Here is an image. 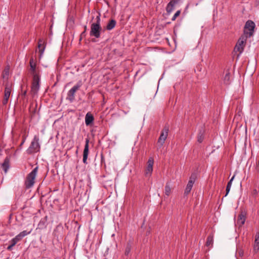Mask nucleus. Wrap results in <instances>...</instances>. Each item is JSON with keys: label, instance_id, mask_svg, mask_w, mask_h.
<instances>
[{"label": "nucleus", "instance_id": "obj_5", "mask_svg": "<svg viewBox=\"0 0 259 259\" xmlns=\"http://www.w3.org/2000/svg\"><path fill=\"white\" fill-rule=\"evenodd\" d=\"M82 82L81 80L78 81L77 83L74 85L67 93L66 100L70 103H72L75 100V94L77 91L82 86Z\"/></svg>", "mask_w": 259, "mask_h": 259}, {"label": "nucleus", "instance_id": "obj_13", "mask_svg": "<svg viewBox=\"0 0 259 259\" xmlns=\"http://www.w3.org/2000/svg\"><path fill=\"white\" fill-rule=\"evenodd\" d=\"M246 220V213L245 211H241V213L238 215V218L237 220V223L240 226H242L245 221Z\"/></svg>", "mask_w": 259, "mask_h": 259}, {"label": "nucleus", "instance_id": "obj_40", "mask_svg": "<svg viewBox=\"0 0 259 259\" xmlns=\"http://www.w3.org/2000/svg\"><path fill=\"white\" fill-rule=\"evenodd\" d=\"M254 193H255V194L257 193V191L256 190H254Z\"/></svg>", "mask_w": 259, "mask_h": 259}, {"label": "nucleus", "instance_id": "obj_37", "mask_svg": "<svg viewBox=\"0 0 259 259\" xmlns=\"http://www.w3.org/2000/svg\"><path fill=\"white\" fill-rule=\"evenodd\" d=\"M25 142V138H24L20 145V147H21L23 145V144Z\"/></svg>", "mask_w": 259, "mask_h": 259}, {"label": "nucleus", "instance_id": "obj_27", "mask_svg": "<svg viewBox=\"0 0 259 259\" xmlns=\"http://www.w3.org/2000/svg\"><path fill=\"white\" fill-rule=\"evenodd\" d=\"M132 249V244L130 243H127L125 249L124 254L125 255H128L130 253Z\"/></svg>", "mask_w": 259, "mask_h": 259}, {"label": "nucleus", "instance_id": "obj_17", "mask_svg": "<svg viewBox=\"0 0 259 259\" xmlns=\"http://www.w3.org/2000/svg\"><path fill=\"white\" fill-rule=\"evenodd\" d=\"M38 48L39 49V52L40 56H41L45 51V46L44 45V41L42 39H39L38 41Z\"/></svg>", "mask_w": 259, "mask_h": 259}, {"label": "nucleus", "instance_id": "obj_39", "mask_svg": "<svg viewBox=\"0 0 259 259\" xmlns=\"http://www.w3.org/2000/svg\"><path fill=\"white\" fill-rule=\"evenodd\" d=\"M84 31H86L87 30V26L86 25H85L84 26Z\"/></svg>", "mask_w": 259, "mask_h": 259}, {"label": "nucleus", "instance_id": "obj_31", "mask_svg": "<svg viewBox=\"0 0 259 259\" xmlns=\"http://www.w3.org/2000/svg\"><path fill=\"white\" fill-rule=\"evenodd\" d=\"M26 95H27V91L25 90L23 93H22V94L20 95V97L23 100H24L25 98Z\"/></svg>", "mask_w": 259, "mask_h": 259}, {"label": "nucleus", "instance_id": "obj_24", "mask_svg": "<svg viewBox=\"0 0 259 259\" xmlns=\"http://www.w3.org/2000/svg\"><path fill=\"white\" fill-rule=\"evenodd\" d=\"M234 177H235V176H233L227 184V185L226 187V193L225 195V197L227 196V195L228 194V193L230 192V189L231 187V185H232V183L233 179H234Z\"/></svg>", "mask_w": 259, "mask_h": 259}, {"label": "nucleus", "instance_id": "obj_11", "mask_svg": "<svg viewBox=\"0 0 259 259\" xmlns=\"http://www.w3.org/2000/svg\"><path fill=\"white\" fill-rule=\"evenodd\" d=\"M89 142H90L89 139L86 138L85 139V144L83 152V159H82V161H83V163H84V164L88 163L87 159H88V155H89Z\"/></svg>", "mask_w": 259, "mask_h": 259}, {"label": "nucleus", "instance_id": "obj_29", "mask_svg": "<svg viewBox=\"0 0 259 259\" xmlns=\"http://www.w3.org/2000/svg\"><path fill=\"white\" fill-rule=\"evenodd\" d=\"M96 22L93 23L94 24H98V25H101V18H100V14H99L96 17Z\"/></svg>", "mask_w": 259, "mask_h": 259}, {"label": "nucleus", "instance_id": "obj_34", "mask_svg": "<svg viewBox=\"0 0 259 259\" xmlns=\"http://www.w3.org/2000/svg\"><path fill=\"white\" fill-rule=\"evenodd\" d=\"M10 243L14 246L17 244V242L15 241V240L13 238L11 239V240L10 241Z\"/></svg>", "mask_w": 259, "mask_h": 259}, {"label": "nucleus", "instance_id": "obj_8", "mask_svg": "<svg viewBox=\"0 0 259 259\" xmlns=\"http://www.w3.org/2000/svg\"><path fill=\"white\" fill-rule=\"evenodd\" d=\"M169 131V127L168 126L165 125L163 129L162 130L160 137L158 139V143L160 144L161 146L163 145L165 142V140L166 139L168 133Z\"/></svg>", "mask_w": 259, "mask_h": 259}, {"label": "nucleus", "instance_id": "obj_28", "mask_svg": "<svg viewBox=\"0 0 259 259\" xmlns=\"http://www.w3.org/2000/svg\"><path fill=\"white\" fill-rule=\"evenodd\" d=\"M253 250L255 252H257L259 250V242H255L253 246Z\"/></svg>", "mask_w": 259, "mask_h": 259}, {"label": "nucleus", "instance_id": "obj_3", "mask_svg": "<svg viewBox=\"0 0 259 259\" xmlns=\"http://www.w3.org/2000/svg\"><path fill=\"white\" fill-rule=\"evenodd\" d=\"M102 30V28L101 25L94 24H91L90 35L91 36L94 37V38L92 39V42H97L96 38H99L100 37Z\"/></svg>", "mask_w": 259, "mask_h": 259}, {"label": "nucleus", "instance_id": "obj_4", "mask_svg": "<svg viewBox=\"0 0 259 259\" xmlns=\"http://www.w3.org/2000/svg\"><path fill=\"white\" fill-rule=\"evenodd\" d=\"M255 27V24L252 20H247L244 27V36L247 38L251 36L254 33Z\"/></svg>", "mask_w": 259, "mask_h": 259}, {"label": "nucleus", "instance_id": "obj_12", "mask_svg": "<svg viewBox=\"0 0 259 259\" xmlns=\"http://www.w3.org/2000/svg\"><path fill=\"white\" fill-rule=\"evenodd\" d=\"M94 117L93 115L90 113L88 112L85 116V123L87 126L90 125L93 123Z\"/></svg>", "mask_w": 259, "mask_h": 259}, {"label": "nucleus", "instance_id": "obj_21", "mask_svg": "<svg viewBox=\"0 0 259 259\" xmlns=\"http://www.w3.org/2000/svg\"><path fill=\"white\" fill-rule=\"evenodd\" d=\"M230 78H231V73L229 70H227L226 72V73L224 76V83L226 84H230V82H231Z\"/></svg>", "mask_w": 259, "mask_h": 259}, {"label": "nucleus", "instance_id": "obj_30", "mask_svg": "<svg viewBox=\"0 0 259 259\" xmlns=\"http://www.w3.org/2000/svg\"><path fill=\"white\" fill-rule=\"evenodd\" d=\"M181 13V11L179 10L176 12V13L174 14L173 17L171 18L172 21H175L177 17H178Z\"/></svg>", "mask_w": 259, "mask_h": 259}, {"label": "nucleus", "instance_id": "obj_32", "mask_svg": "<svg viewBox=\"0 0 259 259\" xmlns=\"http://www.w3.org/2000/svg\"><path fill=\"white\" fill-rule=\"evenodd\" d=\"M255 242H259V232H258L255 236Z\"/></svg>", "mask_w": 259, "mask_h": 259}, {"label": "nucleus", "instance_id": "obj_9", "mask_svg": "<svg viewBox=\"0 0 259 259\" xmlns=\"http://www.w3.org/2000/svg\"><path fill=\"white\" fill-rule=\"evenodd\" d=\"M29 64H30V71L31 74L32 75V76H39L40 75V71L38 68H36V64L34 62V59L33 58H31L30 59L29 61Z\"/></svg>", "mask_w": 259, "mask_h": 259}, {"label": "nucleus", "instance_id": "obj_1", "mask_svg": "<svg viewBox=\"0 0 259 259\" xmlns=\"http://www.w3.org/2000/svg\"><path fill=\"white\" fill-rule=\"evenodd\" d=\"M38 167L36 166L26 178L25 181V187L26 189H30L32 187L35 183V179L38 171Z\"/></svg>", "mask_w": 259, "mask_h": 259}, {"label": "nucleus", "instance_id": "obj_25", "mask_svg": "<svg viewBox=\"0 0 259 259\" xmlns=\"http://www.w3.org/2000/svg\"><path fill=\"white\" fill-rule=\"evenodd\" d=\"M171 193V187L169 183H166L165 186V194L168 196Z\"/></svg>", "mask_w": 259, "mask_h": 259}, {"label": "nucleus", "instance_id": "obj_15", "mask_svg": "<svg viewBox=\"0 0 259 259\" xmlns=\"http://www.w3.org/2000/svg\"><path fill=\"white\" fill-rule=\"evenodd\" d=\"M194 183V179L193 180L192 178L191 177L190 178V180L189 181V182L187 185L186 188L185 190L184 193L185 195H187L190 192V191L192 189V188L193 187Z\"/></svg>", "mask_w": 259, "mask_h": 259}, {"label": "nucleus", "instance_id": "obj_7", "mask_svg": "<svg viewBox=\"0 0 259 259\" xmlns=\"http://www.w3.org/2000/svg\"><path fill=\"white\" fill-rule=\"evenodd\" d=\"M32 77L33 80L31 83L30 93L33 96H34L38 93L39 89L40 76H34Z\"/></svg>", "mask_w": 259, "mask_h": 259}, {"label": "nucleus", "instance_id": "obj_36", "mask_svg": "<svg viewBox=\"0 0 259 259\" xmlns=\"http://www.w3.org/2000/svg\"><path fill=\"white\" fill-rule=\"evenodd\" d=\"M14 247L13 245H12V244H10V245H9L8 247H7V250H11L12 248Z\"/></svg>", "mask_w": 259, "mask_h": 259}, {"label": "nucleus", "instance_id": "obj_19", "mask_svg": "<svg viewBox=\"0 0 259 259\" xmlns=\"http://www.w3.org/2000/svg\"><path fill=\"white\" fill-rule=\"evenodd\" d=\"M213 242V234L212 233L209 234L207 238L206 242V246L207 247L212 246Z\"/></svg>", "mask_w": 259, "mask_h": 259}, {"label": "nucleus", "instance_id": "obj_16", "mask_svg": "<svg viewBox=\"0 0 259 259\" xmlns=\"http://www.w3.org/2000/svg\"><path fill=\"white\" fill-rule=\"evenodd\" d=\"M2 167L5 173H7L10 167V157L7 156L5 158L4 162L2 164Z\"/></svg>", "mask_w": 259, "mask_h": 259}, {"label": "nucleus", "instance_id": "obj_18", "mask_svg": "<svg viewBox=\"0 0 259 259\" xmlns=\"http://www.w3.org/2000/svg\"><path fill=\"white\" fill-rule=\"evenodd\" d=\"M116 24V21L114 19L109 20V22L106 25V29L108 30L113 29Z\"/></svg>", "mask_w": 259, "mask_h": 259}, {"label": "nucleus", "instance_id": "obj_6", "mask_svg": "<svg viewBox=\"0 0 259 259\" xmlns=\"http://www.w3.org/2000/svg\"><path fill=\"white\" fill-rule=\"evenodd\" d=\"M247 38V37L242 35L238 40L234 50V52H239V54L238 56L243 52L246 42Z\"/></svg>", "mask_w": 259, "mask_h": 259}, {"label": "nucleus", "instance_id": "obj_23", "mask_svg": "<svg viewBox=\"0 0 259 259\" xmlns=\"http://www.w3.org/2000/svg\"><path fill=\"white\" fill-rule=\"evenodd\" d=\"M204 131L203 130H201L199 131L198 135H197V141L199 143H202L204 139Z\"/></svg>", "mask_w": 259, "mask_h": 259}, {"label": "nucleus", "instance_id": "obj_20", "mask_svg": "<svg viewBox=\"0 0 259 259\" xmlns=\"http://www.w3.org/2000/svg\"><path fill=\"white\" fill-rule=\"evenodd\" d=\"M30 233V232H27V231L25 230L21 232H20L18 235L15 236L16 239L18 240L19 241H20L24 237Z\"/></svg>", "mask_w": 259, "mask_h": 259}, {"label": "nucleus", "instance_id": "obj_14", "mask_svg": "<svg viewBox=\"0 0 259 259\" xmlns=\"http://www.w3.org/2000/svg\"><path fill=\"white\" fill-rule=\"evenodd\" d=\"M178 2V0H171L169 2L166 8V10L168 13H170L173 11L175 5L177 4Z\"/></svg>", "mask_w": 259, "mask_h": 259}, {"label": "nucleus", "instance_id": "obj_2", "mask_svg": "<svg viewBox=\"0 0 259 259\" xmlns=\"http://www.w3.org/2000/svg\"><path fill=\"white\" fill-rule=\"evenodd\" d=\"M39 136L38 135H35L29 147L26 150V152L28 154H32L40 151V146L39 143Z\"/></svg>", "mask_w": 259, "mask_h": 259}, {"label": "nucleus", "instance_id": "obj_33", "mask_svg": "<svg viewBox=\"0 0 259 259\" xmlns=\"http://www.w3.org/2000/svg\"><path fill=\"white\" fill-rule=\"evenodd\" d=\"M85 36H86V31H83L81 33V34H80V39H79V40H81V39L83 37H85Z\"/></svg>", "mask_w": 259, "mask_h": 259}, {"label": "nucleus", "instance_id": "obj_38", "mask_svg": "<svg viewBox=\"0 0 259 259\" xmlns=\"http://www.w3.org/2000/svg\"><path fill=\"white\" fill-rule=\"evenodd\" d=\"M13 239L17 242V243L19 242L18 240H17L15 237Z\"/></svg>", "mask_w": 259, "mask_h": 259}, {"label": "nucleus", "instance_id": "obj_10", "mask_svg": "<svg viewBox=\"0 0 259 259\" xmlns=\"http://www.w3.org/2000/svg\"><path fill=\"white\" fill-rule=\"evenodd\" d=\"M154 164V159L150 157L147 161V166L145 170V176L149 177L151 175L153 171V166Z\"/></svg>", "mask_w": 259, "mask_h": 259}, {"label": "nucleus", "instance_id": "obj_26", "mask_svg": "<svg viewBox=\"0 0 259 259\" xmlns=\"http://www.w3.org/2000/svg\"><path fill=\"white\" fill-rule=\"evenodd\" d=\"M47 221V217L46 216L45 218L41 219L38 223V226L40 228H43L46 227V223Z\"/></svg>", "mask_w": 259, "mask_h": 259}, {"label": "nucleus", "instance_id": "obj_35", "mask_svg": "<svg viewBox=\"0 0 259 259\" xmlns=\"http://www.w3.org/2000/svg\"><path fill=\"white\" fill-rule=\"evenodd\" d=\"M8 99L6 98H4V100L3 101V105H6L8 102Z\"/></svg>", "mask_w": 259, "mask_h": 259}, {"label": "nucleus", "instance_id": "obj_22", "mask_svg": "<svg viewBox=\"0 0 259 259\" xmlns=\"http://www.w3.org/2000/svg\"><path fill=\"white\" fill-rule=\"evenodd\" d=\"M11 92V87L8 85H6L5 89V95H4V98H6L9 99L10 94Z\"/></svg>", "mask_w": 259, "mask_h": 259}]
</instances>
